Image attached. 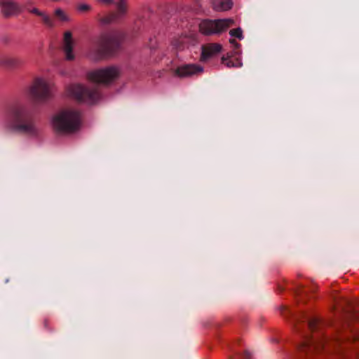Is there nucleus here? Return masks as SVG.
I'll list each match as a JSON object with an SVG mask.
<instances>
[{
    "label": "nucleus",
    "mask_w": 359,
    "mask_h": 359,
    "mask_svg": "<svg viewBox=\"0 0 359 359\" xmlns=\"http://www.w3.org/2000/svg\"><path fill=\"white\" fill-rule=\"evenodd\" d=\"M8 116L13 121L10 126L11 130L33 137L40 133V129L36 123L32 120L27 119L28 111L24 107H13L8 111Z\"/></svg>",
    "instance_id": "1"
},
{
    "label": "nucleus",
    "mask_w": 359,
    "mask_h": 359,
    "mask_svg": "<svg viewBox=\"0 0 359 359\" xmlns=\"http://www.w3.org/2000/svg\"><path fill=\"white\" fill-rule=\"evenodd\" d=\"M51 123L53 128L57 133H73L79 128L80 114L72 109H62L53 116Z\"/></svg>",
    "instance_id": "2"
},
{
    "label": "nucleus",
    "mask_w": 359,
    "mask_h": 359,
    "mask_svg": "<svg viewBox=\"0 0 359 359\" xmlns=\"http://www.w3.org/2000/svg\"><path fill=\"white\" fill-rule=\"evenodd\" d=\"M121 36L116 34H106L100 36L97 41V53H94L93 50L89 52L88 57L92 60H99L111 54L120 45Z\"/></svg>",
    "instance_id": "3"
},
{
    "label": "nucleus",
    "mask_w": 359,
    "mask_h": 359,
    "mask_svg": "<svg viewBox=\"0 0 359 359\" xmlns=\"http://www.w3.org/2000/svg\"><path fill=\"white\" fill-rule=\"evenodd\" d=\"M54 86L47 78L36 76L32 81L28 92L33 100L44 102L53 96Z\"/></svg>",
    "instance_id": "4"
},
{
    "label": "nucleus",
    "mask_w": 359,
    "mask_h": 359,
    "mask_svg": "<svg viewBox=\"0 0 359 359\" xmlns=\"http://www.w3.org/2000/svg\"><path fill=\"white\" fill-rule=\"evenodd\" d=\"M66 92L76 100L93 104L101 99L99 91L94 88H89L79 83H73L67 86Z\"/></svg>",
    "instance_id": "5"
},
{
    "label": "nucleus",
    "mask_w": 359,
    "mask_h": 359,
    "mask_svg": "<svg viewBox=\"0 0 359 359\" xmlns=\"http://www.w3.org/2000/svg\"><path fill=\"white\" fill-rule=\"evenodd\" d=\"M234 24L231 18L219 20H203L198 25L199 32L205 36L219 34Z\"/></svg>",
    "instance_id": "6"
},
{
    "label": "nucleus",
    "mask_w": 359,
    "mask_h": 359,
    "mask_svg": "<svg viewBox=\"0 0 359 359\" xmlns=\"http://www.w3.org/2000/svg\"><path fill=\"white\" fill-rule=\"evenodd\" d=\"M120 70L117 67H107L89 72L87 78L92 82L109 84L118 78Z\"/></svg>",
    "instance_id": "7"
},
{
    "label": "nucleus",
    "mask_w": 359,
    "mask_h": 359,
    "mask_svg": "<svg viewBox=\"0 0 359 359\" xmlns=\"http://www.w3.org/2000/svg\"><path fill=\"white\" fill-rule=\"evenodd\" d=\"M114 5L116 7V12H111L99 19V22L102 25H106L115 22L126 15L128 12L127 0H116Z\"/></svg>",
    "instance_id": "8"
},
{
    "label": "nucleus",
    "mask_w": 359,
    "mask_h": 359,
    "mask_svg": "<svg viewBox=\"0 0 359 359\" xmlns=\"http://www.w3.org/2000/svg\"><path fill=\"white\" fill-rule=\"evenodd\" d=\"M203 72V68L196 64L183 65L177 67L173 70L175 76L179 78H186L197 75Z\"/></svg>",
    "instance_id": "9"
},
{
    "label": "nucleus",
    "mask_w": 359,
    "mask_h": 359,
    "mask_svg": "<svg viewBox=\"0 0 359 359\" xmlns=\"http://www.w3.org/2000/svg\"><path fill=\"white\" fill-rule=\"evenodd\" d=\"M0 8L2 15L6 18L18 15L22 12L19 4L13 0H1Z\"/></svg>",
    "instance_id": "10"
},
{
    "label": "nucleus",
    "mask_w": 359,
    "mask_h": 359,
    "mask_svg": "<svg viewBox=\"0 0 359 359\" xmlns=\"http://www.w3.org/2000/svg\"><path fill=\"white\" fill-rule=\"evenodd\" d=\"M74 45V41L72 32L69 31L65 32L63 37V50L65 53V58L67 60H73L75 58L73 52Z\"/></svg>",
    "instance_id": "11"
},
{
    "label": "nucleus",
    "mask_w": 359,
    "mask_h": 359,
    "mask_svg": "<svg viewBox=\"0 0 359 359\" xmlns=\"http://www.w3.org/2000/svg\"><path fill=\"white\" fill-rule=\"evenodd\" d=\"M222 50L219 43H208L202 46L201 60H206Z\"/></svg>",
    "instance_id": "12"
},
{
    "label": "nucleus",
    "mask_w": 359,
    "mask_h": 359,
    "mask_svg": "<svg viewBox=\"0 0 359 359\" xmlns=\"http://www.w3.org/2000/svg\"><path fill=\"white\" fill-rule=\"evenodd\" d=\"M212 7L215 11H225L231 8V0H211Z\"/></svg>",
    "instance_id": "13"
},
{
    "label": "nucleus",
    "mask_w": 359,
    "mask_h": 359,
    "mask_svg": "<svg viewBox=\"0 0 359 359\" xmlns=\"http://www.w3.org/2000/svg\"><path fill=\"white\" fill-rule=\"evenodd\" d=\"M0 63L7 68H16L22 65V60L19 58L9 56L1 58Z\"/></svg>",
    "instance_id": "14"
},
{
    "label": "nucleus",
    "mask_w": 359,
    "mask_h": 359,
    "mask_svg": "<svg viewBox=\"0 0 359 359\" xmlns=\"http://www.w3.org/2000/svg\"><path fill=\"white\" fill-rule=\"evenodd\" d=\"M222 64L227 67H240L242 66V62L238 58L231 57L222 59Z\"/></svg>",
    "instance_id": "15"
},
{
    "label": "nucleus",
    "mask_w": 359,
    "mask_h": 359,
    "mask_svg": "<svg viewBox=\"0 0 359 359\" xmlns=\"http://www.w3.org/2000/svg\"><path fill=\"white\" fill-rule=\"evenodd\" d=\"M54 13L55 17L62 22H69L71 20L69 15L60 8H56Z\"/></svg>",
    "instance_id": "16"
},
{
    "label": "nucleus",
    "mask_w": 359,
    "mask_h": 359,
    "mask_svg": "<svg viewBox=\"0 0 359 359\" xmlns=\"http://www.w3.org/2000/svg\"><path fill=\"white\" fill-rule=\"evenodd\" d=\"M76 9L80 13H86L90 12L93 8L90 4L81 3L76 6Z\"/></svg>",
    "instance_id": "17"
},
{
    "label": "nucleus",
    "mask_w": 359,
    "mask_h": 359,
    "mask_svg": "<svg viewBox=\"0 0 359 359\" xmlns=\"http://www.w3.org/2000/svg\"><path fill=\"white\" fill-rule=\"evenodd\" d=\"M39 17L45 25L50 27L53 26V20L45 11H42Z\"/></svg>",
    "instance_id": "18"
},
{
    "label": "nucleus",
    "mask_w": 359,
    "mask_h": 359,
    "mask_svg": "<svg viewBox=\"0 0 359 359\" xmlns=\"http://www.w3.org/2000/svg\"><path fill=\"white\" fill-rule=\"evenodd\" d=\"M229 34L231 36L236 37L240 40L243 38V31L241 28L231 29L229 32Z\"/></svg>",
    "instance_id": "19"
},
{
    "label": "nucleus",
    "mask_w": 359,
    "mask_h": 359,
    "mask_svg": "<svg viewBox=\"0 0 359 359\" xmlns=\"http://www.w3.org/2000/svg\"><path fill=\"white\" fill-rule=\"evenodd\" d=\"M183 43H184V39L180 38V39H174L172 41L171 44L175 48L179 49L182 47Z\"/></svg>",
    "instance_id": "20"
},
{
    "label": "nucleus",
    "mask_w": 359,
    "mask_h": 359,
    "mask_svg": "<svg viewBox=\"0 0 359 359\" xmlns=\"http://www.w3.org/2000/svg\"><path fill=\"white\" fill-rule=\"evenodd\" d=\"M97 4L102 6H109L115 4L116 0H95Z\"/></svg>",
    "instance_id": "21"
},
{
    "label": "nucleus",
    "mask_w": 359,
    "mask_h": 359,
    "mask_svg": "<svg viewBox=\"0 0 359 359\" xmlns=\"http://www.w3.org/2000/svg\"><path fill=\"white\" fill-rule=\"evenodd\" d=\"M27 11L30 13L34 14V15H37L39 17V15H41V13L42 12V11H40L37 8H28Z\"/></svg>",
    "instance_id": "22"
},
{
    "label": "nucleus",
    "mask_w": 359,
    "mask_h": 359,
    "mask_svg": "<svg viewBox=\"0 0 359 359\" xmlns=\"http://www.w3.org/2000/svg\"><path fill=\"white\" fill-rule=\"evenodd\" d=\"M229 43L236 47L239 46V44L236 41V40L233 39H229Z\"/></svg>",
    "instance_id": "23"
},
{
    "label": "nucleus",
    "mask_w": 359,
    "mask_h": 359,
    "mask_svg": "<svg viewBox=\"0 0 359 359\" xmlns=\"http://www.w3.org/2000/svg\"><path fill=\"white\" fill-rule=\"evenodd\" d=\"M252 356V354L249 351H245V357L247 358V359H250Z\"/></svg>",
    "instance_id": "24"
},
{
    "label": "nucleus",
    "mask_w": 359,
    "mask_h": 359,
    "mask_svg": "<svg viewBox=\"0 0 359 359\" xmlns=\"http://www.w3.org/2000/svg\"><path fill=\"white\" fill-rule=\"evenodd\" d=\"M43 325L46 328H48V319L43 320Z\"/></svg>",
    "instance_id": "25"
},
{
    "label": "nucleus",
    "mask_w": 359,
    "mask_h": 359,
    "mask_svg": "<svg viewBox=\"0 0 359 359\" xmlns=\"http://www.w3.org/2000/svg\"><path fill=\"white\" fill-rule=\"evenodd\" d=\"M313 326H314V323H313V322H310V323H309V327H310V328H311V329H313Z\"/></svg>",
    "instance_id": "26"
}]
</instances>
